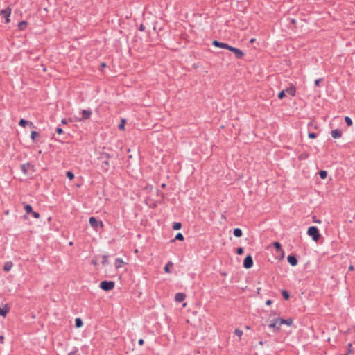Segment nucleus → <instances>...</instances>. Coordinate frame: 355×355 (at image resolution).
<instances>
[{
  "label": "nucleus",
  "mask_w": 355,
  "mask_h": 355,
  "mask_svg": "<svg viewBox=\"0 0 355 355\" xmlns=\"http://www.w3.org/2000/svg\"><path fill=\"white\" fill-rule=\"evenodd\" d=\"M307 234L309 236H311L315 242H317L320 239V237L319 230H318V227H316L315 226H311L308 228Z\"/></svg>",
  "instance_id": "f257e3e1"
},
{
  "label": "nucleus",
  "mask_w": 355,
  "mask_h": 355,
  "mask_svg": "<svg viewBox=\"0 0 355 355\" xmlns=\"http://www.w3.org/2000/svg\"><path fill=\"white\" fill-rule=\"evenodd\" d=\"M115 283L113 281H103L100 284V288L105 291H109L114 288Z\"/></svg>",
  "instance_id": "f03ea898"
},
{
  "label": "nucleus",
  "mask_w": 355,
  "mask_h": 355,
  "mask_svg": "<svg viewBox=\"0 0 355 355\" xmlns=\"http://www.w3.org/2000/svg\"><path fill=\"white\" fill-rule=\"evenodd\" d=\"M229 51H232L238 59H241L244 56V53L239 49L230 46Z\"/></svg>",
  "instance_id": "7ed1b4c3"
},
{
  "label": "nucleus",
  "mask_w": 355,
  "mask_h": 355,
  "mask_svg": "<svg viewBox=\"0 0 355 355\" xmlns=\"http://www.w3.org/2000/svg\"><path fill=\"white\" fill-rule=\"evenodd\" d=\"M89 223L90 225L95 229H96L98 226H100L101 227H103V223L102 221H97L94 217H90Z\"/></svg>",
  "instance_id": "20e7f679"
},
{
  "label": "nucleus",
  "mask_w": 355,
  "mask_h": 355,
  "mask_svg": "<svg viewBox=\"0 0 355 355\" xmlns=\"http://www.w3.org/2000/svg\"><path fill=\"white\" fill-rule=\"evenodd\" d=\"M92 112L91 110H83L81 112L82 116L80 118H77L76 120L79 121L81 120L87 119L90 118V116H92Z\"/></svg>",
  "instance_id": "39448f33"
},
{
  "label": "nucleus",
  "mask_w": 355,
  "mask_h": 355,
  "mask_svg": "<svg viewBox=\"0 0 355 355\" xmlns=\"http://www.w3.org/2000/svg\"><path fill=\"white\" fill-rule=\"evenodd\" d=\"M253 265V260L250 255L247 256L243 261V266L244 268L249 269L252 268Z\"/></svg>",
  "instance_id": "423d86ee"
},
{
  "label": "nucleus",
  "mask_w": 355,
  "mask_h": 355,
  "mask_svg": "<svg viewBox=\"0 0 355 355\" xmlns=\"http://www.w3.org/2000/svg\"><path fill=\"white\" fill-rule=\"evenodd\" d=\"M11 12H12V10L9 7L1 10V14L5 17L6 23L10 22V16Z\"/></svg>",
  "instance_id": "0eeeda50"
},
{
  "label": "nucleus",
  "mask_w": 355,
  "mask_h": 355,
  "mask_svg": "<svg viewBox=\"0 0 355 355\" xmlns=\"http://www.w3.org/2000/svg\"><path fill=\"white\" fill-rule=\"evenodd\" d=\"M212 44L214 46H215L216 47L225 49H228V50H229V48L230 47V46L228 45L227 44L223 43V42H220L217 40H214Z\"/></svg>",
  "instance_id": "6e6552de"
},
{
  "label": "nucleus",
  "mask_w": 355,
  "mask_h": 355,
  "mask_svg": "<svg viewBox=\"0 0 355 355\" xmlns=\"http://www.w3.org/2000/svg\"><path fill=\"white\" fill-rule=\"evenodd\" d=\"M286 94H288L292 96L295 95L296 89L293 85H291L288 88L284 90Z\"/></svg>",
  "instance_id": "1a4fd4ad"
},
{
  "label": "nucleus",
  "mask_w": 355,
  "mask_h": 355,
  "mask_svg": "<svg viewBox=\"0 0 355 355\" xmlns=\"http://www.w3.org/2000/svg\"><path fill=\"white\" fill-rule=\"evenodd\" d=\"M279 326H281L282 324L291 326L293 324V320L291 318H288V319L279 318Z\"/></svg>",
  "instance_id": "9d476101"
},
{
  "label": "nucleus",
  "mask_w": 355,
  "mask_h": 355,
  "mask_svg": "<svg viewBox=\"0 0 355 355\" xmlns=\"http://www.w3.org/2000/svg\"><path fill=\"white\" fill-rule=\"evenodd\" d=\"M331 135L333 138L338 139V138H340L342 136V131L338 129H335V130H331Z\"/></svg>",
  "instance_id": "9b49d317"
},
{
  "label": "nucleus",
  "mask_w": 355,
  "mask_h": 355,
  "mask_svg": "<svg viewBox=\"0 0 355 355\" xmlns=\"http://www.w3.org/2000/svg\"><path fill=\"white\" fill-rule=\"evenodd\" d=\"M123 264H126V263H125L123 259L117 258L115 260L114 266L116 269L121 268Z\"/></svg>",
  "instance_id": "f8f14e48"
},
{
  "label": "nucleus",
  "mask_w": 355,
  "mask_h": 355,
  "mask_svg": "<svg viewBox=\"0 0 355 355\" xmlns=\"http://www.w3.org/2000/svg\"><path fill=\"white\" fill-rule=\"evenodd\" d=\"M288 263L292 266H295L297 264V260L294 256L289 255L287 258Z\"/></svg>",
  "instance_id": "ddd939ff"
},
{
  "label": "nucleus",
  "mask_w": 355,
  "mask_h": 355,
  "mask_svg": "<svg viewBox=\"0 0 355 355\" xmlns=\"http://www.w3.org/2000/svg\"><path fill=\"white\" fill-rule=\"evenodd\" d=\"M185 297H186V295L184 293H178L175 295V299L176 302H181L185 299Z\"/></svg>",
  "instance_id": "4468645a"
},
{
  "label": "nucleus",
  "mask_w": 355,
  "mask_h": 355,
  "mask_svg": "<svg viewBox=\"0 0 355 355\" xmlns=\"http://www.w3.org/2000/svg\"><path fill=\"white\" fill-rule=\"evenodd\" d=\"M269 327L270 328H277L278 330L279 329V318H277L275 320H274L273 321H272L270 322V324H269Z\"/></svg>",
  "instance_id": "2eb2a0df"
},
{
  "label": "nucleus",
  "mask_w": 355,
  "mask_h": 355,
  "mask_svg": "<svg viewBox=\"0 0 355 355\" xmlns=\"http://www.w3.org/2000/svg\"><path fill=\"white\" fill-rule=\"evenodd\" d=\"M33 166L29 163L23 164L21 166V170L24 174H26L28 173V169L32 168Z\"/></svg>",
  "instance_id": "dca6fc26"
},
{
  "label": "nucleus",
  "mask_w": 355,
  "mask_h": 355,
  "mask_svg": "<svg viewBox=\"0 0 355 355\" xmlns=\"http://www.w3.org/2000/svg\"><path fill=\"white\" fill-rule=\"evenodd\" d=\"M13 267V263L11 261H7L4 263L3 270L6 272H8Z\"/></svg>",
  "instance_id": "f3484780"
},
{
  "label": "nucleus",
  "mask_w": 355,
  "mask_h": 355,
  "mask_svg": "<svg viewBox=\"0 0 355 355\" xmlns=\"http://www.w3.org/2000/svg\"><path fill=\"white\" fill-rule=\"evenodd\" d=\"M9 309L6 305H5L3 308L0 306V315L3 316H6V315L8 313Z\"/></svg>",
  "instance_id": "a211bd4d"
},
{
  "label": "nucleus",
  "mask_w": 355,
  "mask_h": 355,
  "mask_svg": "<svg viewBox=\"0 0 355 355\" xmlns=\"http://www.w3.org/2000/svg\"><path fill=\"white\" fill-rule=\"evenodd\" d=\"M274 247L280 252H282V257H284V251L282 249L281 244L279 242L273 243Z\"/></svg>",
  "instance_id": "6ab92c4d"
},
{
  "label": "nucleus",
  "mask_w": 355,
  "mask_h": 355,
  "mask_svg": "<svg viewBox=\"0 0 355 355\" xmlns=\"http://www.w3.org/2000/svg\"><path fill=\"white\" fill-rule=\"evenodd\" d=\"M173 263L171 261L168 262L165 267H164V271L166 272V273H170L171 272V268L173 266Z\"/></svg>",
  "instance_id": "aec40b11"
},
{
  "label": "nucleus",
  "mask_w": 355,
  "mask_h": 355,
  "mask_svg": "<svg viewBox=\"0 0 355 355\" xmlns=\"http://www.w3.org/2000/svg\"><path fill=\"white\" fill-rule=\"evenodd\" d=\"M233 233L236 237H241L243 234L242 230L239 228L234 229Z\"/></svg>",
  "instance_id": "412c9836"
},
{
  "label": "nucleus",
  "mask_w": 355,
  "mask_h": 355,
  "mask_svg": "<svg viewBox=\"0 0 355 355\" xmlns=\"http://www.w3.org/2000/svg\"><path fill=\"white\" fill-rule=\"evenodd\" d=\"M125 124H126V120L125 119H122L121 120L120 124L119 125V129L120 130H124Z\"/></svg>",
  "instance_id": "4be33fe9"
},
{
  "label": "nucleus",
  "mask_w": 355,
  "mask_h": 355,
  "mask_svg": "<svg viewBox=\"0 0 355 355\" xmlns=\"http://www.w3.org/2000/svg\"><path fill=\"white\" fill-rule=\"evenodd\" d=\"M27 26V22L25 21H22L19 23L18 28L19 30H24Z\"/></svg>",
  "instance_id": "5701e85b"
},
{
  "label": "nucleus",
  "mask_w": 355,
  "mask_h": 355,
  "mask_svg": "<svg viewBox=\"0 0 355 355\" xmlns=\"http://www.w3.org/2000/svg\"><path fill=\"white\" fill-rule=\"evenodd\" d=\"M83 323L80 318H77L75 320V325L77 328H80L83 326Z\"/></svg>",
  "instance_id": "b1692460"
},
{
  "label": "nucleus",
  "mask_w": 355,
  "mask_h": 355,
  "mask_svg": "<svg viewBox=\"0 0 355 355\" xmlns=\"http://www.w3.org/2000/svg\"><path fill=\"white\" fill-rule=\"evenodd\" d=\"M309 157V154L308 153H302L299 155V159L300 160L306 159Z\"/></svg>",
  "instance_id": "393cba45"
},
{
  "label": "nucleus",
  "mask_w": 355,
  "mask_h": 355,
  "mask_svg": "<svg viewBox=\"0 0 355 355\" xmlns=\"http://www.w3.org/2000/svg\"><path fill=\"white\" fill-rule=\"evenodd\" d=\"M234 334L239 337V339H241L242 335H243V331L239 329H236L234 330Z\"/></svg>",
  "instance_id": "a878e982"
},
{
  "label": "nucleus",
  "mask_w": 355,
  "mask_h": 355,
  "mask_svg": "<svg viewBox=\"0 0 355 355\" xmlns=\"http://www.w3.org/2000/svg\"><path fill=\"white\" fill-rule=\"evenodd\" d=\"M319 175L322 179H325L327 176V172L326 171H320Z\"/></svg>",
  "instance_id": "bb28decb"
},
{
  "label": "nucleus",
  "mask_w": 355,
  "mask_h": 355,
  "mask_svg": "<svg viewBox=\"0 0 355 355\" xmlns=\"http://www.w3.org/2000/svg\"><path fill=\"white\" fill-rule=\"evenodd\" d=\"M39 136V133L36 131H32L31 133V138L35 140Z\"/></svg>",
  "instance_id": "cd10ccee"
},
{
  "label": "nucleus",
  "mask_w": 355,
  "mask_h": 355,
  "mask_svg": "<svg viewBox=\"0 0 355 355\" xmlns=\"http://www.w3.org/2000/svg\"><path fill=\"white\" fill-rule=\"evenodd\" d=\"M24 209L26 211V213H28V214L33 212L32 207L30 205H26L24 207Z\"/></svg>",
  "instance_id": "c85d7f7f"
},
{
  "label": "nucleus",
  "mask_w": 355,
  "mask_h": 355,
  "mask_svg": "<svg viewBox=\"0 0 355 355\" xmlns=\"http://www.w3.org/2000/svg\"><path fill=\"white\" fill-rule=\"evenodd\" d=\"M345 121L348 126L352 125V121L349 116H345Z\"/></svg>",
  "instance_id": "c756f323"
},
{
  "label": "nucleus",
  "mask_w": 355,
  "mask_h": 355,
  "mask_svg": "<svg viewBox=\"0 0 355 355\" xmlns=\"http://www.w3.org/2000/svg\"><path fill=\"white\" fill-rule=\"evenodd\" d=\"M28 123V122L23 119H20L19 122V125H21V127H25Z\"/></svg>",
  "instance_id": "7c9ffc66"
},
{
  "label": "nucleus",
  "mask_w": 355,
  "mask_h": 355,
  "mask_svg": "<svg viewBox=\"0 0 355 355\" xmlns=\"http://www.w3.org/2000/svg\"><path fill=\"white\" fill-rule=\"evenodd\" d=\"M66 175L69 180H73L74 178V174L71 171H67L66 173Z\"/></svg>",
  "instance_id": "2f4dec72"
},
{
  "label": "nucleus",
  "mask_w": 355,
  "mask_h": 355,
  "mask_svg": "<svg viewBox=\"0 0 355 355\" xmlns=\"http://www.w3.org/2000/svg\"><path fill=\"white\" fill-rule=\"evenodd\" d=\"M175 239L176 240H179V241H183L184 240V236L182 235V233H178L177 235L175 236Z\"/></svg>",
  "instance_id": "473e14b6"
},
{
  "label": "nucleus",
  "mask_w": 355,
  "mask_h": 355,
  "mask_svg": "<svg viewBox=\"0 0 355 355\" xmlns=\"http://www.w3.org/2000/svg\"><path fill=\"white\" fill-rule=\"evenodd\" d=\"M181 227H182V225L180 223H175L173 227L174 230H180L181 228Z\"/></svg>",
  "instance_id": "72a5a7b5"
},
{
  "label": "nucleus",
  "mask_w": 355,
  "mask_h": 355,
  "mask_svg": "<svg viewBox=\"0 0 355 355\" xmlns=\"http://www.w3.org/2000/svg\"><path fill=\"white\" fill-rule=\"evenodd\" d=\"M286 96V93H285V91L284 90H282V92H280L278 94V98L279 99H282L285 97Z\"/></svg>",
  "instance_id": "f704fd0d"
},
{
  "label": "nucleus",
  "mask_w": 355,
  "mask_h": 355,
  "mask_svg": "<svg viewBox=\"0 0 355 355\" xmlns=\"http://www.w3.org/2000/svg\"><path fill=\"white\" fill-rule=\"evenodd\" d=\"M282 294L283 297H284V299L288 300L289 298V294L288 293L287 291L284 290V291H282Z\"/></svg>",
  "instance_id": "c9c22d12"
},
{
  "label": "nucleus",
  "mask_w": 355,
  "mask_h": 355,
  "mask_svg": "<svg viewBox=\"0 0 355 355\" xmlns=\"http://www.w3.org/2000/svg\"><path fill=\"white\" fill-rule=\"evenodd\" d=\"M107 255H104L103 257V261H102V263L105 266L107 264Z\"/></svg>",
  "instance_id": "e433bc0d"
},
{
  "label": "nucleus",
  "mask_w": 355,
  "mask_h": 355,
  "mask_svg": "<svg viewBox=\"0 0 355 355\" xmlns=\"http://www.w3.org/2000/svg\"><path fill=\"white\" fill-rule=\"evenodd\" d=\"M308 136L310 139H315L317 137L316 134L314 132H309Z\"/></svg>",
  "instance_id": "4c0bfd02"
},
{
  "label": "nucleus",
  "mask_w": 355,
  "mask_h": 355,
  "mask_svg": "<svg viewBox=\"0 0 355 355\" xmlns=\"http://www.w3.org/2000/svg\"><path fill=\"white\" fill-rule=\"evenodd\" d=\"M153 187L151 185L147 186L144 189V190L146 191L147 192L151 191H153Z\"/></svg>",
  "instance_id": "58836bf2"
},
{
  "label": "nucleus",
  "mask_w": 355,
  "mask_h": 355,
  "mask_svg": "<svg viewBox=\"0 0 355 355\" xmlns=\"http://www.w3.org/2000/svg\"><path fill=\"white\" fill-rule=\"evenodd\" d=\"M236 253H237L238 254H242L243 253V248H237V250H236Z\"/></svg>",
  "instance_id": "ea45409f"
},
{
  "label": "nucleus",
  "mask_w": 355,
  "mask_h": 355,
  "mask_svg": "<svg viewBox=\"0 0 355 355\" xmlns=\"http://www.w3.org/2000/svg\"><path fill=\"white\" fill-rule=\"evenodd\" d=\"M32 214H33V217L35 218H39L40 216V214L37 212L33 211Z\"/></svg>",
  "instance_id": "a19ab883"
},
{
  "label": "nucleus",
  "mask_w": 355,
  "mask_h": 355,
  "mask_svg": "<svg viewBox=\"0 0 355 355\" xmlns=\"http://www.w3.org/2000/svg\"><path fill=\"white\" fill-rule=\"evenodd\" d=\"M348 353H349V354H352V353H353V352H352V344H351V343H349V344L348 345Z\"/></svg>",
  "instance_id": "79ce46f5"
},
{
  "label": "nucleus",
  "mask_w": 355,
  "mask_h": 355,
  "mask_svg": "<svg viewBox=\"0 0 355 355\" xmlns=\"http://www.w3.org/2000/svg\"><path fill=\"white\" fill-rule=\"evenodd\" d=\"M56 132L58 135H61L63 132V130H62V129L61 128H56Z\"/></svg>",
  "instance_id": "37998d69"
},
{
  "label": "nucleus",
  "mask_w": 355,
  "mask_h": 355,
  "mask_svg": "<svg viewBox=\"0 0 355 355\" xmlns=\"http://www.w3.org/2000/svg\"><path fill=\"white\" fill-rule=\"evenodd\" d=\"M320 81H321V79L315 80V86H319Z\"/></svg>",
  "instance_id": "c03bdc74"
},
{
  "label": "nucleus",
  "mask_w": 355,
  "mask_h": 355,
  "mask_svg": "<svg viewBox=\"0 0 355 355\" xmlns=\"http://www.w3.org/2000/svg\"><path fill=\"white\" fill-rule=\"evenodd\" d=\"M0 343H4V336L1 335L0 336Z\"/></svg>",
  "instance_id": "a18cd8bd"
},
{
  "label": "nucleus",
  "mask_w": 355,
  "mask_h": 355,
  "mask_svg": "<svg viewBox=\"0 0 355 355\" xmlns=\"http://www.w3.org/2000/svg\"><path fill=\"white\" fill-rule=\"evenodd\" d=\"M144 340L143 339H139V341H138V343L139 345H144Z\"/></svg>",
  "instance_id": "49530a36"
},
{
  "label": "nucleus",
  "mask_w": 355,
  "mask_h": 355,
  "mask_svg": "<svg viewBox=\"0 0 355 355\" xmlns=\"http://www.w3.org/2000/svg\"><path fill=\"white\" fill-rule=\"evenodd\" d=\"M266 305L270 306L272 304V301L270 300H268L266 302Z\"/></svg>",
  "instance_id": "de8ad7c7"
},
{
  "label": "nucleus",
  "mask_w": 355,
  "mask_h": 355,
  "mask_svg": "<svg viewBox=\"0 0 355 355\" xmlns=\"http://www.w3.org/2000/svg\"><path fill=\"white\" fill-rule=\"evenodd\" d=\"M92 263L94 266H96L98 264L97 261L94 259L92 261Z\"/></svg>",
  "instance_id": "09e8293b"
},
{
  "label": "nucleus",
  "mask_w": 355,
  "mask_h": 355,
  "mask_svg": "<svg viewBox=\"0 0 355 355\" xmlns=\"http://www.w3.org/2000/svg\"><path fill=\"white\" fill-rule=\"evenodd\" d=\"M313 222H314V223H321V221H320V220L315 219V218H314V217H313Z\"/></svg>",
  "instance_id": "8fccbe9b"
},
{
  "label": "nucleus",
  "mask_w": 355,
  "mask_h": 355,
  "mask_svg": "<svg viewBox=\"0 0 355 355\" xmlns=\"http://www.w3.org/2000/svg\"><path fill=\"white\" fill-rule=\"evenodd\" d=\"M349 270H351V271L354 270V266H349Z\"/></svg>",
  "instance_id": "3c124183"
},
{
  "label": "nucleus",
  "mask_w": 355,
  "mask_h": 355,
  "mask_svg": "<svg viewBox=\"0 0 355 355\" xmlns=\"http://www.w3.org/2000/svg\"><path fill=\"white\" fill-rule=\"evenodd\" d=\"M254 41H255V39H254V38H252V39L250 40V43H253V42H254Z\"/></svg>",
  "instance_id": "603ef678"
},
{
  "label": "nucleus",
  "mask_w": 355,
  "mask_h": 355,
  "mask_svg": "<svg viewBox=\"0 0 355 355\" xmlns=\"http://www.w3.org/2000/svg\"><path fill=\"white\" fill-rule=\"evenodd\" d=\"M62 123H66L65 120H64V119H63V120L62 121Z\"/></svg>",
  "instance_id": "864d4df0"
},
{
  "label": "nucleus",
  "mask_w": 355,
  "mask_h": 355,
  "mask_svg": "<svg viewBox=\"0 0 355 355\" xmlns=\"http://www.w3.org/2000/svg\"><path fill=\"white\" fill-rule=\"evenodd\" d=\"M140 30L142 31L143 30V26H140Z\"/></svg>",
  "instance_id": "5fc2aeb1"
},
{
  "label": "nucleus",
  "mask_w": 355,
  "mask_h": 355,
  "mask_svg": "<svg viewBox=\"0 0 355 355\" xmlns=\"http://www.w3.org/2000/svg\"><path fill=\"white\" fill-rule=\"evenodd\" d=\"M105 163L106 165H107L108 164V161H105Z\"/></svg>",
  "instance_id": "6e6d98bb"
},
{
  "label": "nucleus",
  "mask_w": 355,
  "mask_h": 355,
  "mask_svg": "<svg viewBox=\"0 0 355 355\" xmlns=\"http://www.w3.org/2000/svg\"><path fill=\"white\" fill-rule=\"evenodd\" d=\"M162 187H165V184H162Z\"/></svg>",
  "instance_id": "4d7b16f0"
},
{
  "label": "nucleus",
  "mask_w": 355,
  "mask_h": 355,
  "mask_svg": "<svg viewBox=\"0 0 355 355\" xmlns=\"http://www.w3.org/2000/svg\"><path fill=\"white\" fill-rule=\"evenodd\" d=\"M102 67H105V63H103V64H102Z\"/></svg>",
  "instance_id": "13d9d810"
},
{
  "label": "nucleus",
  "mask_w": 355,
  "mask_h": 355,
  "mask_svg": "<svg viewBox=\"0 0 355 355\" xmlns=\"http://www.w3.org/2000/svg\"><path fill=\"white\" fill-rule=\"evenodd\" d=\"M245 328H246L247 329H250V327H249L248 326H246V327H245Z\"/></svg>",
  "instance_id": "bf43d9fd"
},
{
  "label": "nucleus",
  "mask_w": 355,
  "mask_h": 355,
  "mask_svg": "<svg viewBox=\"0 0 355 355\" xmlns=\"http://www.w3.org/2000/svg\"><path fill=\"white\" fill-rule=\"evenodd\" d=\"M138 252L137 249L135 250V252L137 253Z\"/></svg>",
  "instance_id": "052dcab7"
},
{
  "label": "nucleus",
  "mask_w": 355,
  "mask_h": 355,
  "mask_svg": "<svg viewBox=\"0 0 355 355\" xmlns=\"http://www.w3.org/2000/svg\"><path fill=\"white\" fill-rule=\"evenodd\" d=\"M259 291H260V288H259L257 289V292L259 293Z\"/></svg>",
  "instance_id": "680f3d73"
}]
</instances>
